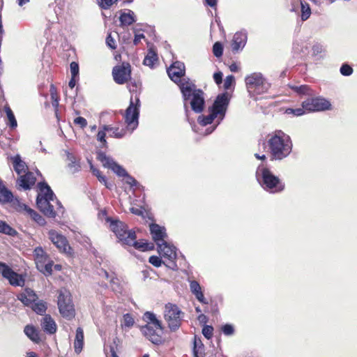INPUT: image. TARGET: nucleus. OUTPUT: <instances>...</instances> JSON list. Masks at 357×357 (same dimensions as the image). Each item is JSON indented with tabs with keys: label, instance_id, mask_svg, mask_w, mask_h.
<instances>
[{
	"label": "nucleus",
	"instance_id": "f257e3e1",
	"mask_svg": "<svg viewBox=\"0 0 357 357\" xmlns=\"http://www.w3.org/2000/svg\"><path fill=\"white\" fill-rule=\"evenodd\" d=\"M229 102V98L227 93L218 95L213 105L208 107V114L207 115L199 116L197 121L202 126H206L208 124H211L215 120H216L217 123L214 127L206 129V135L211 133L215 129L216 126L223 120Z\"/></svg>",
	"mask_w": 357,
	"mask_h": 357
},
{
	"label": "nucleus",
	"instance_id": "f03ea898",
	"mask_svg": "<svg viewBox=\"0 0 357 357\" xmlns=\"http://www.w3.org/2000/svg\"><path fill=\"white\" fill-rule=\"evenodd\" d=\"M39 189L36 199L38 208L45 215L51 218L63 213V208L61 203L56 199L52 190L46 183H39Z\"/></svg>",
	"mask_w": 357,
	"mask_h": 357
},
{
	"label": "nucleus",
	"instance_id": "7ed1b4c3",
	"mask_svg": "<svg viewBox=\"0 0 357 357\" xmlns=\"http://www.w3.org/2000/svg\"><path fill=\"white\" fill-rule=\"evenodd\" d=\"M268 144L275 160L286 158L291 151L292 143L289 135L281 130H276L269 135Z\"/></svg>",
	"mask_w": 357,
	"mask_h": 357
},
{
	"label": "nucleus",
	"instance_id": "20e7f679",
	"mask_svg": "<svg viewBox=\"0 0 357 357\" xmlns=\"http://www.w3.org/2000/svg\"><path fill=\"white\" fill-rule=\"evenodd\" d=\"M179 88L185 102L189 101L192 109L200 113L204 108L205 98L204 92L196 88L195 84L189 80L181 82Z\"/></svg>",
	"mask_w": 357,
	"mask_h": 357
},
{
	"label": "nucleus",
	"instance_id": "39448f33",
	"mask_svg": "<svg viewBox=\"0 0 357 357\" xmlns=\"http://www.w3.org/2000/svg\"><path fill=\"white\" fill-rule=\"evenodd\" d=\"M144 319L147 324L141 328L142 334L153 344H160L162 342V327L155 315L150 312L144 314Z\"/></svg>",
	"mask_w": 357,
	"mask_h": 357
},
{
	"label": "nucleus",
	"instance_id": "423d86ee",
	"mask_svg": "<svg viewBox=\"0 0 357 357\" xmlns=\"http://www.w3.org/2000/svg\"><path fill=\"white\" fill-rule=\"evenodd\" d=\"M57 304L59 312L63 318L71 320L75 317V309L69 291L66 289L59 291Z\"/></svg>",
	"mask_w": 357,
	"mask_h": 357
},
{
	"label": "nucleus",
	"instance_id": "0eeeda50",
	"mask_svg": "<svg viewBox=\"0 0 357 357\" xmlns=\"http://www.w3.org/2000/svg\"><path fill=\"white\" fill-rule=\"evenodd\" d=\"M98 160L102 162L105 167L112 169L119 176L124 177V181L130 186L137 184V181L129 176L126 171L119 164H117L112 158L107 156L103 153H99L98 155Z\"/></svg>",
	"mask_w": 357,
	"mask_h": 357
},
{
	"label": "nucleus",
	"instance_id": "6e6552de",
	"mask_svg": "<svg viewBox=\"0 0 357 357\" xmlns=\"http://www.w3.org/2000/svg\"><path fill=\"white\" fill-rule=\"evenodd\" d=\"M248 91L250 95L261 94L267 91L269 84L261 73H252L245 77Z\"/></svg>",
	"mask_w": 357,
	"mask_h": 357
},
{
	"label": "nucleus",
	"instance_id": "1a4fd4ad",
	"mask_svg": "<svg viewBox=\"0 0 357 357\" xmlns=\"http://www.w3.org/2000/svg\"><path fill=\"white\" fill-rule=\"evenodd\" d=\"M139 107V98L135 97V100H133L132 98H131L130 105L125 112V122L127 124L128 129L131 132L138 126Z\"/></svg>",
	"mask_w": 357,
	"mask_h": 357
},
{
	"label": "nucleus",
	"instance_id": "9d476101",
	"mask_svg": "<svg viewBox=\"0 0 357 357\" xmlns=\"http://www.w3.org/2000/svg\"><path fill=\"white\" fill-rule=\"evenodd\" d=\"M183 313L174 304L168 303L165 307L164 316L172 331L177 330L181 326Z\"/></svg>",
	"mask_w": 357,
	"mask_h": 357
},
{
	"label": "nucleus",
	"instance_id": "9b49d317",
	"mask_svg": "<svg viewBox=\"0 0 357 357\" xmlns=\"http://www.w3.org/2000/svg\"><path fill=\"white\" fill-rule=\"evenodd\" d=\"M110 229L116 234L118 239L123 243H130L133 242L135 231L128 230L127 226L119 220H110Z\"/></svg>",
	"mask_w": 357,
	"mask_h": 357
},
{
	"label": "nucleus",
	"instance_id": "f8f14e48",
	"mask_svg": "<svg viewBox=\"0 0 357 357\" xmlns=\"http://www.w3.org/2000/svg\"><path fill=\"white\" fill-rule=\"evenodd\" d=\"M261 174L262 181L264 188L273 192H279L283 190L284 185L280 182L278 177L274 176L268 169L259 167L257 171V176Z\"/></svg>",
	"mask_w": 357,
	"mask_h": 357
},
{
	"label": "nucleus",
	"instance_id": "ddd939ff",
	"mask_svg": "<svg viewBox=\"0 0 357 357\" xmlns=\"http://www.w3.org/2000/svg\"><path fill=\"white\" fill-rule=\"evenodd\" d=\"M34 260L37 268L45 275H51L53 262L41 247H37L33 252Z\"/></svg>",
	"mask_w": 357,
	"mask_h": 357
},
{
	"label": "nucleus",
	"instance_id": "4468645a",
	"mask_svg": "<svg viewBox=\"0 0 357 357\" xmlns=\"http://www.w3.org/2000/svg\"><path fill=\"white\" fill-rule=\"evenodd\" d=\"M158 252L160 257L167 261L166 266L174 268L176 266L175 259H176V248L167 241L158 243Z\"/></svg>",
	"mask_w": 357,
	"mask_h": 357
},
{
	"label": "nucleus",
	"instance_id": "2eb2a0df",
	"mask_svg": "<svg viewBox=\"0 0 357 357\" xmlns=\"http://www.w3.org/2000/svg\"><path fill=\"white\" fill-rule=\"evenodd\" d=\"M0 275L9 281L13 286L23 287L24 284V278L13 271L6 264L0 262Z\"/></svg>",
	"mask_w": 357,
	"mask_h": 357
},
{
	"label": "nucleus",
	"instance_id": "dca6fc26",
	"mask_svg": "<svg viewBox=\"0 0 357 357\" xmlns=\"http://www.w3.org/2000/svg\"><path fill=\"white\" fill-rule=\"evenodd\" d=\"M114 80L119 84H123L130 79L131 66L128 63H123L112 70Z\"/></svg>",
	"mask_w": 357,
	"mask_h": 357
},
{
	"label": "nucleus",
	"instance_id": "f3484780",
	"mask_svg": "<svg viewBox=\"0 0 357 357\" xmlns=\"http://www.w3.org/2000/svg\"><path fill=\"white\" fill-rule=\"evenodd\" d=\"M49 238L52 243L58 248V250L63 253L70 255L72 249L69 245L66 238L62 234L58 233L54 229H51L48 232Z\"/></svg>",
	"mask_w": 357,
	"mask_h": 357
},
{
	"label": "nucleus",
	"instance_id": "a211bd4d",
	"mask_svg": "<svg viewBox=\"0 0 357 357\" xmlns=\"http://www.w3.org/2000/svg\"><path fill=\"white\" fill-rule=\"evenodd\" d=\"M302 106L306 112H319L328 109L331 104L324 98H317L307 99L303 102Z\"/></svg>",
	"mask_w": 357,
	"mask_h": 357
},
{
	"label": "nucleus",
	"instance_id": "6ab92c4d",
	"mask_svg": "<svg viewBox=\"0 0 357 357\" xmlns=\"http://www.w3.org/2000/svg\"><path fill=\"white\" fill-rule=\"evenodd\" d=\"M167 73L169 78L178 86L181 82L187 80L185 78H182L185 75V66L183 63L179 61L174 63L167 69Z\"/></svg>",
	"mask_w": 357,
	"mask_h": 357
},
{
	"label": "nucleus",
	"instance_id": "aec40b11",
	"mask_svg": "<svg viewBox=\"0 0 357 357\" xmlns=\"http://www.w3.org/2000/svg\"><path fill=\"white\" fill-rule=\"evenodd\" d=\"M149 227L153 240L157 245L158 243H163L166 241L165 238L167 237V235L164 227H161L157 224H151Z\"/></svg>",
	"mask_w": 357,
	"mask_h": 357
},
{
	"label": "nucleus",
	"instance_id": "412c9836",
	"mask_svg": "<svg viewBox=\"0 0 357 357\" xmlns=\"http://www.w3.org/2000/svg\"><path fill=\"white\" fill-rule=\"evenodd\" d=\"M17 298L24 305L26 306H31L38 298L35 292L30 289H26L17 296Z\"/></svg>",
	"mask_w": 357,
	"mask_h": 357
},
{
	"label": "nucleus",
	"instance_id": "4be33fe9",
	"mask_svg": "<svg viewBox=\"0 0 357 357\" xmlns=\"http://www.w3.org/2000/svg\"><path fill=\"white\" fill-rule=\"evenodd\" d=\"M36 178L33 173L27 172L23 176H21L17 180V185L24 189H29L36 183Z\"/></svg>",
	"mask_w": 357,
	"mask_h": 357
},
{
	"label": "nucleus",
	"instance_id": "5701e85b",
	"mask_svg": "<svg viewBox=\"0 0 357 357\" xmlns=\"http://www.w3.org/2000/svg\"><path fill=\"white\" fill-rule=\"evenodd\" d=\"M247 35L243 32H237L234 34L231 43V47L234 52H237L242 49L246 43Z\"/></svg>",
	"mask_w": 357,
	"mask_h": 357
},
{
	"label": "nucleus",
	"instance_id": "b1692460",
	"mask_svg": "<svg viewBox=\"0 0 357 357\" xmlns=\"http://www.w3.org/2000/svg\"><path fill=\"white\" fill-rule=\"evenodd\" d=\"M41 325L44 331L50 334H53L56 331V323L50 315H46L43 318Z\"/></svg>",
	"mask_w": 357,
	"mask_h": 357
},
{
	"label": "nucleus",
	"instance_id": "393cba45",
	"mask_svg": "<svg viewBox=\"0 0 357 357\" xmlns=\"http://www.w3.org/2000/svg\"><path fill=\"white\" fill-rule=\"evenodd\" d=\"M190 288L192 293L195 296L196 298L201 303L206 304L207 301L205 299L202 287L197 281H191L190 282Z\"/></svg>",
	"mask_w": 357,
	"mask_h": 357
},
{
	"label": "nucleus",
	"instance_id": "a878e982",
	"mask_svg": "<svg viewBox=\"0 0 357 357\" xmlns=\"http://www.w3.org/2000/svg\"><path fill=\"white\" fill-rule=\"evenodd\" d=\"M84 345V332L81 328L76 330V335L74 341V349L76 354H79Z\"/></svg>",
	"mask_w": 357,
	"mask_h": 357
},
{
	"label": "nucleus",
	"instance_id": "bb28decb",
	"mask_svg": "<svg viewBox=\"0 0 357 357\" xmlns=\"http://www.w3.org/2000/svg\"><path fill=\"white\" fill-rule=\"evenodd\" d=\"M135 239H136V235L135 234L133 242H132L130 243H125V245H133L135 248L141 250L142 251L153 250L154 249L153 243H147L144 241H136Z\"/></svg>",
	"mask_w": 357,
	"mask_h": 357
},
{
	"label": "nucleus",
	"instance_id": "cd10ccee",
	"mask_svg": "<svg viewBox=\"0 0 357 357\" xmlns=\"http://www.w3.org/2000/svg\"><path fill=\"white\" fill-rule=\"evenodd\" d=\"M13 162L14 169L18 174L25 172L27 169V166L26 163L22 160L21 157L19 155H15L13 158Z\"/></svg>",
	"mask_w": 357,
	"mask_h": 357
},
{
	"label": "nucleus",
	"instance_id": "c85d7f7f",
	"mask_svg": "<svg viewBox=\"0 0 357 357\" xmlns=\"http://www.w3.org/2000/svg\"><path fill=\"white\" fill-rule=\"evenodd\" d=\"M119 19L121 24L125 26L130 25L135 21L134 13L131 10H129L128 13H121Z\"/></svg>",
	"mask_w": 357,
	"mask_h": 357
},
{
	"label": "nucleus",
	"instance_id": "c756f323",
	"mask_svg": "<svg viewBox=\"0 0 357 357\" xmlns=\"http://www.w3.org/2000/svg\"><path fill=\"white\" fill-rule=\"evenodd\" d=\"M24 333L33 342H38L40 337L36 329L31 326H26L24 328Z\"/></svg>",
	"mask_w": 357,
	"mask_h": 357
},
{
	"label": "nucleus",
	"instance_id": "7c9ffc66",
	"mask_svg": "<svg viewBox=\"0 0 357 357\" xmlns=\"http://www.w3.org/2000/svg\"><path fill=\"white\" fill-rule=\"evenodd\" d=\"M158 61L157 54L153 50H149L144 59V64L152 67Z\"/></svg>",
	"mask_w": 357,
	"mask_h": 357
},
{
	"label": "nucleus",
	"instance_id": "2f4dec72",
	"mask_svg": "<svg viewBox=\"0 0 357 357\" xmlns=\"http://www.w3.org/2000/svg\"><path fill=\"white\" fill-rule=\"evenodd\" d=\"M13 196L4 186H0V203H7L12 201Z\"/></svg>",
	"mask_w": 357,
	"mask_h": 357
},
{
	"label": "nucleus",
	"instance_id": "473e14b6",
	"mask_svg": "<svg viewBox=\"0 0 357 357\" xmlns=\"http://www.w3.org/2000/svg\"><path fill=\"white\" fill-rule=\"evenodd\" d=\"M0 232L9 236H15L17 234L14 229L2 220H0Z\"/></svg>",
	"mask_w": 357,
	"mask_h": 357
},
{
	"label": "nucleus",
	"instance_id": "72a5a7b5",
	"mask_svg": "<svg viewBox=\"0 0 357 357\" xmlns=\"http://www.w3.org/2000/svg\"><path fill=\"white\" fill-rule=\"evenodd\" d=\"M4 111L8 119L7 124L13 128H15L17 126V121L15 118L13 111L9 107H5Z\"/></svg>",
	"mask_w": 357,
	"mask_h": 357
},
{
	"label": "nucleus",
	"instance_id": "f704fd0d",
	"mask_svg": "<svg viewBox=\"0 0 357 357\" xmlns=\"http://www.w3.org/2000/svg\"><path fill=\"white\" fill-rule=\"evenodd\" d=\"M103 128L105 130H107L108 132H110V136L114 137L116 138H121L125 135L124 130H119V128H113L109 126H104Z\"/></svg>",
	"mask_w": 357,
	"mask_h": 357
},
{
	"label": "nucleus",
	"instance_id": "c9c22d12",
	"mask_svg": "<svg viewBox=\"0 0 357 357\" xmlns=\"http://www.w3.org/2000/svg\"><path fill=\"white\" fill-rule=\"evenodd\" d=\"M301 6V19L303 21L307 20L311 15V9L307 3L300 1Z\"/></svg>",
	"mask_w": 357,
	"mask_h": 357
},
{
	"label": "nucleus",
	"instance_id": "e433bc0d",
	"mask_svg": "<svg viewBox=\"0 0 357 357\" xmlns=\"http://www.w3.org/2000/svg\"><path fill=\"white\" fill-rule=\"evenodd\" d=\"M31 307L36 313L43 314L45 312L47 309L46 303L43 301H38L37 303H33Z\"/></svg>",
	"mask_w": 357,
	"mask_h": 357
},
{
	"label": "nucleus",
	"instance_id": "4c0bfd02",
	"mask_svg": "<svg viewBox=\"0 0 357 357\" xmlns=\"http://www.w3.org/2000/svg\"><path fill=\"white\" fill-rule=\"evenodd\" d=\"M29 215L33 220H35L40 225H43L45 224V219L36 211L33 209L29 210L28 213L26 214Z\"/></svg>",
	"mask_w": 357,
	"mask_h": 357
},
{
	"label": "nucleus",
	"instance_id": "58836bf2",
	"mask_svg": "<svg viewBox=\"0 0 357 357\" xmlns=\"http://www.w3.org/2000/svg\"><path fill=\"white\" fill-rule=\"evenodd\" d=\"M135 324V319L130 314L123 315L121 326L126 328H131Z\"/></svg>",
	"mask_w": 357,
	"mask_h": 357
},
{
	"label": "nucleus",
	"instance_id": "ea45409f",
	"mask_svg": "<svg viewBox=\"0 0 357 357\" xmlns=\"http://www.w3.org/2000/svg\"><path fill=\"white\" fill-rule=\"evenodd\" d=\"M50 91L51 95L52 106L55 108V109H56L59 106V99L56 90L53 85H51Z\"/></svg>",
	"mask_w": 357,
	"mask_h": 357
},
{
	"label": "nucleus",
	"instance_id": "a19ab883",
	"mask_svg": "<svg viewBox=\"0 0 357 357\" xmlns=\"http://www.w3.org/2000/svg\"><path fill=\"white\" fill-rule=\"evenodd\" d=\"M13 206L15 207V208L20 212V213H23L24 214H27L28 212H29V210L31 209V208H29L28 206H26L25 204H23V203H21L19 200L16 199L14 202H13Z\"/></svg>",
	"mask_w": 357,
	"mask_h": 357
},
{
	"label": "nucleus",
	"instance_id": "79ce46f5",
	"mask_svg": "<svg viewBox=\"0 0 357 357\" xmlns=\"http://www.w3.org/2000/svg\"><path fill=\"white\" fill-rule=\"evenodd\" d=\"M91 169L93 175H95L98 178V179L99 180L100 182L104 183V185L107 188H110V185L107 184L106 178L101 174L100 172L98 169H96L92 165L91 166Z\"/></svg>",
	"mask_w": 357,
	"mask_h": 357
},
{
	"label": "nucleus",
	"instance_id": "37998d69",
	"mask_svg": "<svg viewBox=\"0 0 357 357\" xmlns=\"http://www.w3.org/2000/svg\"><path fill=\"white\" fill-rule=\"evenodd\" d=\"M149 261L155 267H160L162 263L167 264V261H165V260L162 261L161 257L158 256L150 257Z\"/></svg>",
	"mask_w": 357,
	"mask_h": 357
},
{
	"label": "nucleus",
	"instance_id": "c03bdc74",
	"mask_svg": "<svg viewBox=\"0 0 357 357\" xmlns=\"http://www.w3.org/2000/svg\"><path fill=\"white\" fill-rule=\"evenodd\" d=\"M305 109L302 107V108L292 109L287 108L285 111L286 114H294L295 116H301L305 113Z\"/></svg>",
	"mask_w": 357,
	"mask_h": 357
},
{
	"label": "nucleus",
	"instance_id": "a18cd8bd",
	"mask_svg": "<svg viewBox=\"0 0 357 357\" xmlns=\"http://www.w3.org/2000/svg\"><path fill=\"white\" fill-rule=\"evenodd\" d=\"M99 6L103 9H108L118 0H97Z\"/></svg>",
	"mask_w": 357,
	"mask_h": 357
},
{
	"label": "nucleus",
	"instance_id": "49530a36",
	"mask_svg": "<svg viewBox=\"0 0 357 357\" xmlns=\"http://www.w3.org/2000/svg\"><path fill=\"white\" fill-rule=\"evenodd\" d=\"M110 287L112 291L116 292H119L121 290L120 285L119 283V280L114 277H112L110 280Z\"/></svg>",
	"mask_w": 357,
	"mask_h": 357
},
{
	"label": "nucleus",
	"instance_id": "de8ad7c7",
	"mask_svg": "<svg viewBox=\"0 0 357 357\" xmlns=\"http://www.w3.org/2000/svg\"><path fill=\"white\" fill-rule=\"evenodd\" d=\"M222 50H223V49H222V46L221 43L217 42L213 45V52L215 56H217V57L221 56L222 54Z\"/></svg>",
	"mask_w": 357,
	"mask_h": 357
},
{
	"label": "nucleus",
	"instance_id": "09e8293b",
	"mask_svg": "<svg viewBox=\"0 0 357 357\" xmlns=\"http://www.w3.org/2000/svg\"><path fill=\"white\" fill-rule=\"evenodd\" d=\"M213 328L211 326H205L202 329V334L208 340L213 336Z\"/></svg>",
	"mask_w": 357,
	"mask_h": 357
},
{
	"label": "nucleus",
	"instance_id": "8fccbe9b",
	"mask_svg": "<svg viewBox=\"0 0 357 357\" xmlns=\"http://www.w3.org/2000/svg\"><path fill=\"white\" fill-rule=\"evenodd\" d=\"M235 79L233 75H229L226 77L224 82V88L225 89H229L230 87L234 84Z\"/></svg>",
	"mask_w": 357,
	"mask_h": 357
},
{
	"label": "nucleus",
	"instance_id": "3c124183",
	"mask_svg": "<svg viewBox=\"0 0 357 357\" xmlns=\"http://www.w3.org/2000/svg\"><path fill=\"white\" fill-rule=\"evenodd\" d=\"M352 72V68L347 64H344L340 68L341 74L344 76H349L351 75Z\"/></svg>",
	"mask_w": 357,
	"mask_h": 357
},
{
	"label": "nucleus",
	"instance_id": "603ef678",
	"mask_svg": "<svg viewBox=\"0 0 357 357\" xmlns=\"http://www.w3.org/2000/svg\"><path fill=\"white\" fill-rule=\"evenodd\" d=\"M70 73L73 77H75L79 73V66L76 62H72L70 63Z\"/></svg>",
	"mask_w": 357,
	"mask_h": 357
},
{
	"label": "nucleus",
	"instance_id": "864d4df0",
	"mask_svg": "<svg viewBox=\"0 0 357 357\" xmlns=\"http://www.w3.org/2000/svg\"><path fill=\"white\" fill-rule=\"evenodd\" d=\"M222 331L226 335H230L234 333V328L230 324H225L222 327Z\"/></svg>",
	"mask_w": 357,
	"mask_h": 357
},
{
	"label": "nucleus",
	"instance_id": "5fc2aeb1",
	"mask_svg": "<svg viewBox=\"0 0 357 357\" xmlns=\"http://www.w3.org/2000/svg\"><path fill=\"white\" fill-rule=\"evenodd\" d=\"M74 123L75 124L79 126L81 128H84L87 125L86 120L81 116L75 118L74 120Z\"/></svg>",
	"mask_w": 357,
	"mask_h": 357
},
{
	"label": "nucleus",
	"instance_id": "6e6d98bb",
	"mask_svg": "<svg viewBox=\"0 0 357 357\" xmlns=\"http://www.w3.org/2000/svg\"><path fill=\"white\" fill-rule=\"evenodd\" d=\"M105 131L106 130H105L104 129L102 130H99L97 135L98 140L103 143V144H105L107 143L105 139Z\"/></svg>",
	"mask_w": 357,
	"mask_h": 357
},
{
	"label": "nucleus",
	"instance_id": "4d7b16f0",
	"mask_svg": "<svg viewBox=\"0 0 357 357\" xmlns=\"http://www.w3.org/2000/svg\"><path fill=\"white\" fill-rule=\"evenodd\" d=\"M106 43L111 49L116 48V43L114 39L109 34L106 38Z\"/></svg>",
	"mask_w": 357,
	"mask_h": 357
},
{
	"label": "nucleus",
	"instance_id": "13d9d810",
	"mask_svg": "<svg viewBox=\"0 0 357 357\" xmlns=\"http://www.w3.org/2000/svg\"><path fill=\"white\" fill-rule=\"evenodd\" d=\"M68 158L69 160L71 162L70 163H69V166L71 167H74L75 170H77L79 166L76 162L74 156L73 155L69 154L68 155Z\"/></svg>",
	"mask_w": 357,
	"mask_h": 357
},
{
	"label": "nucleus",
	"instance_id": "bf43d9fd",
	"mask_svg": "<svg viewBox=\"0 0 357 357\" xmlns=\"http://www.w3.org/2000/svg\"><path fill=\"white\" fill-rule=\"evenodd\" d=\"M324 50L323 46L319 44H315L312 47L313 54L317 55L321 53Z\"/></svg>",
	"mask_w": 357,
	"mask_h": 357
},
{
	"label": "nucleus",
	"instance_id": "052dcab7",
	"mask_svg": "<svg viewBox=\"0 0 357 357\" xmlns=\"http://www.w3.org/2000/svg\"><path fill=\"white\" fill-rule=\"evenodd\" d=\"M294 89L296 91H297L299 93L305 94V93H307L309 89H308L307 86L302 85L300 86L294 87Z\"/></svg>",
	"mask_w": 357,
	"mask_h": 357
},
{
	"label": "nucleus",
	"instance_id": "680f3d73",
	"mask_svg": "<svg viewBox=\"0 0 357 357\" xmlns=\"http://www.w3.org/2000/svg\"><path fill=\"white\" fill-rule=\"evenodd\" d=\"M213 79L217 84H221L222 80V73L221 72L214 73Z\"/></svg>",
	"mask_w": 357,
	"mask_h": 357
},
{
	"label": "nucleus",
	"instance_id": "e2e57ef3",
	"mask_svg": "<svg viewBox=\"0 0 357 357\" xmlns=\"http://www.w3.org/2000/svg\"><path fill=\"white\" fill-rule=\"evenodd\" d=\"M130 211L133 214H135L137 215H141L143 213L142 208H135V207L130 208Z\"/></svg>",
	"mask_w": 357,
	"mask_h": 357
},
{
	"label": "nucleus",
	"instance_id": "0e129e2a",
	"mask_svg": "<svg viewBox=\"0 0 357 357\" xmlns=\"http://www.w3.org/2000/svg\"><path fill=\"white\" fill-rule=\"evenodd\" d=\"M206 4L213 8L217 5V0H205Z\"/></svg>",
	"mask_w": 357,
	"mask_h": 357
},
{
	"label": "nucleus",
	"instance_id": "69168bd1",
	"mask_svg": "<svg viewBox=\"0 0 357 357\" xmlns=\"http://www.w3.org/2000/svg\"><path fill=\"white\" fill-rule=\"evenodd\" d=\"M144 37L143 34H136L134 39V43L137 45Z\"/></svg>",
	"mask_w": 357,
	"mask_h": 357
},
{
	"label": "nucleus",
	"instance_id": "338daca9",
	"mask_svg": "<svg viewBox=\"0 0 357 357\" xmlns=\"http://www.w3.org/2000/svg\"><path fill=\"white\" fill-rule=\"evenodd\" d=\"M229 69L231 72H237L238 70V66L236 63H232L229 66Z\"/></svg>",
	"mask_w": 357,
	"mask_h": 357
},
{
	"label": "nucleus",
	"instance_id": "774afa93",
	"mask_svg": "<svg viewBox=\"0 0 357 357\" xmlns=\"http://www.w3.org/2000/svg\"><path fill=\"white\" fill-rule=\"evenodd\" d=\"M108 357H119V356H117V354H116V352H115V351H114V348H112H112L110 349V356H108Z\"/></svg>",
	"mask_w": 357,
	"mask_h": 357
}]
</instances>
